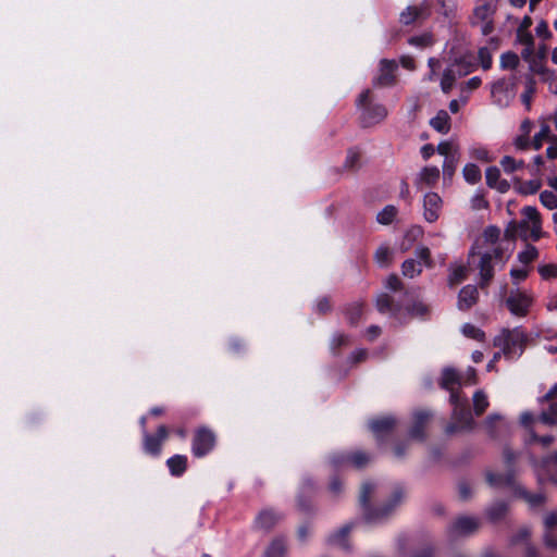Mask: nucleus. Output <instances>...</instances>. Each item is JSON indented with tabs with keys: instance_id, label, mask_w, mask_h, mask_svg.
Here are the masks:
<instances>
[{
	"instance_id": "nucleus-1",
	"label": "nucleus",
	"mask_w": 557,
	"mask_h": 557,
	"mask_svg": "<svg viewBox=\"0 0 557 557\" xmlns=\"http://www.w3.org/2000/svg\"><path fill=\"white\" fill-rule=\"evenodd\" d=\"M375 484L364 482L361 487L359 502L363 508V518L368 523H380L392 512V510L401 502L404 493L401 490H396L393 494L392 500L382 508H372L370 506V498L375 492Z\"/></svg>"
},
{
	"instance_id": "nucleus-2",
	"label": "nucleus",
	"mask_w": 557,
	"mask_h": 557,
	"mask_svg": "<svg viewBox=\"0 0 557 557\" xmlns=\"http://www.w3.org/2000/svg\"><path fill=\"white\" fill-rule=\"evenodd\" d=\"M523 219L518 224H512V230L507 228L506 233L510 232V236L519 230L520 236L527 240H539L542 237V221L540 213L535 207L527 206L521 210Z\"/></svg>"
},
{
	"instance_id": "nucleus-3",
	"label": "nucleus",
	"mask_w": 557,
	"mask_h": 557,
	"mask_svg": "<svg viewBox=\"0 0 557 557\" xmlns=\"http://www.w3.org/2000/svg\"><path fill=\"white\" fill-rule=\"evenodd\" d=\"M449 399L453 406V422L446 428V432L453 434L460 430L471 429L474 421L467 397L462 396L459 392H453Z\"/></svg>"
},
{
	"instance_id": "nucleus-4",
	"label": "nucleus",
	"mask_w": 557,
	"mask_h": 557,
	"mask_svg": "<svg viewBox=\"0 0 557 557\" xmlns=\"http://www.w3.org/2000/svg\"><path fill=\"white\" fill-rule=\"evenodd\" d=\"M525 341L527 334L523 330L515 327L512 330H504L496 338V345L502 347L503 354L507 358L513 359L522 354Z\"/></svg>"
},
{
	"instance_id": "nucleus-5",
	"label": "nucleus",
	"mask_w": 557,
	"mask_h": 557,
	"mask_svg": "<svg viewBox=\"0 0 557 557\" xmlns=\"http://www.w3.org/2000/svg\"><path fill=\"white\" fill-rule=\"evenodd\" d=\"M534 304L533 293L525 289H511L505 299L508 311L517 318H524L529 314Z\"/></svg>"
},
{
	"instance_id": "nucleus-6",
	"label": "nucleus",
	"mask_w": 557,
	"mask_h": 557,
	"mask_svg": "<svg viewBox=\"0 0 557 557\" xmlns=\"http://www.w3.org/2000/svg\"><path fill=\"white\" fill-rule=\"evenodd\" d=\"M371 91L363 90L357 99V106L362 109L361 122L364 126H371L382 122L387 116V110L383 104L369 103Z\"/></svg>"
},
{
	"instance_id": "nucleus-7",
	"label": "nucleus",
	"mask_w": 557,
	"mask_h": 557,
	"mask_svg": "<svg viewBox=\"0 0 557 557\" xmlns=\"http://www.w3.org/2000/svg\"><path fill=\"white\" fill-rule=\"evenodd\" d=\"M504 249L500 245L493 248L492 251L484 252L481 256L479 269L481 277V286H485L494 276V265L500 263L505 264Z\"/></svg>"
},
{
	"instance_id": "nucleus-8",
	"label": "nucleus",
	"mask_w": 557,
	"mask_h": 557,
	"mask_svg": "<svg viewBox=\"0 0 557 557\" xmlns=\"http://www.w3.org/2000/svg\"><path fill=\"white\" fill-rule=\"evenodd\" d=\"M215 445V435L207 428H200L195 432L191 451L194 456L201 458L209 454Z\"/></svg>"
},
{
	"instance_id": "nucleus-9",
	"label": "nucleus",
	"mask_w": 557,
	"mask_h": 557,
	"mask_svg": "<svg viewBox=\"0 0 557 557\" xmlns=\"http://www.w3.org/2000/svg\"><path fill=\"white\" fill-rule=\"evenodd\" d=\"M334 468L345 467L351 463L356 468H362L370 461V456L363 451H356L351 455L345 453H334L331 458Z\"/></svg>"
},
{
	"instance_id": "nucleus-10",
	"label": "nucleus",
	"mask_w": 557,
	"mask_h": 557,
	"mask_svg": "<svg viewBox=\"0 0 557 557\" xmlns=\"http://www.w3.org/2000/svg\"><path fill=\"white\" fill-rule=\"evenodd\" d=\"M397 63L395 60L382 59L379 66V75L373 79L374 86H392L395 83V71Z\"/></svg>"
},
{
	"instance_id": "nucleus-11",
	"label": "nucleus",
	"mask_w": 557,
	"mask_h": 557,
	"mask_svg": "<svg viewBox=\"0 0 557 557\" xmlns=\"http://www.w3.org/2000/svg\"><path fill=\"white\" fill-rule=\"evenodd\" d=\"M442 198L436 193H426L423 198V216L426 222L434 223L440 218Z\"/></svg>"
},
{
	"instance_id": "nucleus-12",
	"label": "nucleus",
	"mask_w": 557,
	"mask_h": 557,
	"mask_svg": "<svg viewBox=\"0 0 557 557\" xmlns=\"http://www.w3.org/2000/svg\"><path fill=\"white\" fill-rule=\"evenodd\" d=\"M515 476L516 473L512 469H508L505 474L494 473L492 471H487L485 473L486 482L491 487L499 488L503 486H508L512 490L513 494L516 493V487L520 485L516 481Z\"/></svg>"
},
{
	"instance_id": "nucleus-13",
	"label": "nucleus",
	"mask_w": 557,
	"mask_h": 557,
	"mask_svg": "<svg viewBox=\"0 0 557 557\" xmlns=\"http://www.w3.org/2000/svg\"><path fill=\"white\" fill-rule=\"evenodd\" d=\"M479 528V520L474 517L458 518L448 530L450 536H468Z\"/></svg>"
},
{
	"instance_id": "nucleus-14",
	"label": "nucleus",
	"mask_w": 557,
	"mask_h": 557,
	"mask_svg": "<svg viewBox=\"0 0 557 557\" xmlns=\"http://www.w3.org/2000/svg\"><path fill=\"white\" fill-rule=\"evenodd\" d=\"M484 424L488 436L495 440L509 431V423L499 413L488 414Z\"/></svg>"
},
{
	"instance_id": "nucleus-15",
	"label": "nucleus",
	"mask_w": 557,
	"mask_h": 557,
	"mask_svg": "<svg viewBox=\"0 0 557 557\" xmlns=\"http://www.w3.org/2000/svg\"><path fill=\"white\" fill-rule=\"evenodd\" d=\"M168 436V430L164 425H160L156 435H151L144 431V449L147 454L158 456L161 451L162 442Z\"/></svg>"
},
{
	"instance_id": "nucleus-16",
	"label": "nucleus",
	"mask_w": 557,
	"mask_h": 557,
	"mask_svg": "<svg viewBox=\"0 0 557 557\" xmlns=\"http://www.w3.org/2000/svg\"><path fill=\"white\" fill-rule=\"evenodd\" d=\"M277 523V517L272 510H262L255 519V530L261 534H268Z\"/></svg>"
},
{
	"instance_id": "nucleus-17",
	"label": "nucleus",
	"mask_w": 557,
	"mask_h": 557,
	"mask_svg": "<svg viewBox=\"0 0 557 557\" xmlns=\"http://www.w3.org/2000/svg\"><path fill=\"white\" fill-rule=\"evenodd\" d=\"M352 527V523H347L332 532L327 537L329 544L348 550L350 548L348 535Z\"/></svg>"
},
{
	"instance_id": "nucleus-18",
	"label": "nucleus",
	"mask_w": 557,
	"mask_h": 557,
	"mask_svg": "<svg viewBox=\"0 0 557 557\" xmlns=\"http://www.w3.org/2000/svg\"><path fill=\"white\" fill-rule=\"evenodd\" d=\"M486 184L500 193H506L510 185L506 180L500 178V171L496 166H490L485 171Z\"/></svg>"
},
{
	"instance_id": "nucleus-19",
	"label": "nucleus",
	"mask_w": 557,
	"mask_h": 557,
	"mask_svg": "<svg viewBox=\"0 0 557 557\" xmlns=\"http://www.w3.org/2000/svg\"><path fill=\"white\" fill-rule=\"evenodd\" d=\"M479 292L474 285H467L461 288L458 295V308L467 310L471 308L478 300Z\"/></svg>"
},
{
	"instance_id": "nucleus-20",
	"label": "nucleus",
	"mask_w": 557,
	"mask_h": 557,
	"mask_svg": "<svg viewBox=\"0 0 557 557\" xmlns=\"http://www.w3.org/2000/svg\"><path fill=\"white\" fill-rule=\"evenodd\" d=\"M395 423H396L395 419L393 417L388 416V417H383L380 419L372 420L369 423V426L376 437H381L384 434H386L387 432H389L394 428Z\"/></svg>"
},
{
	"instance_id": "nucleus-21",
	"label": "nucleus",
	"mask_w": 557,
	"mask_h": 557,
	"mask_svg": "<svg viewBox=\"0 0 557 557\" xmlns=\"http://www.w3.org/2000/svg\"><path fill=\"white\" fill-rule=\"evenodd\" d=\"M431 127L440 134H447L450 131V116L445 110H440L430 120Z\"/></svg>"
},
{
	"instance_id": "nucleus-22",
	"label": "nucleus",
	"mask_w": 557,
	"mask_h": 557,
	"mask_svg": "<svg viewBox=\"0 0 557 557\" xmlns=\"http://www.w3.org/2000/svg\"><path fill=\"white\" fill-rule=\"evenodd\" d=\"M515 495L524 499L532 508L541 506L546 502V497L543 493H530L521 484L516 487Z\"/></svg>"
},
{
	"instance_id": "nucleus-23",
	"label": "nucleus",
	"mask_w": 557,
	"mask_h": 557,
	"mask_svg": "<svg viewBox=\"0 0 557 557\" xmlns=\"http://www.w3.org/2000/svg\"><path fill=\"white\" fill-rule=\"evenodd\" d=\"M441 386L450 392H457L455 385L460 384V375L454 368H445L442 373Z\"/></svg>"
},
{
	"instance_id": "nucleus-24",
	"label": "nucleus",
	"mask_w": 557,
	"mask_h": 557,
	"mask_svg": "<svg viewBox=\"0 0 557 557\" xmlns=\"http://www.w3.org/2000/svg\"><path fill=\"white\" fill-rule=\"evenodd\" d=\"M438 178L440 170L437 166H425L419 173L417 185L433 186Z\"/></svg>"
},
{
	"instance_id": "nucleus-25",
	"label": "nucleus",
	"mask_w": 557,
	"mask_h": 557,
	"mask_svg": "<svg viewBox=\"0 0 557 557\" xmlns=\"http://www.w3.org/2000/svg\"><path fill=\"white\" fill-rule=\"evenodd\" d=\"M426 11L425 5H409L399 15V21L404 25L412 24L417 18L422 16Z\"/></svg>"
},
{
	"instance_id": "nucleus-26",
	"label": "nucleus",
	"mask_w": 557,
	"mask_h": 557,
	"mask_svg": "<svg viewBox=\"0 0 557 557\" xmlns=\"http://www.w3.org/2000/svg\"><path fill=\"white\" fill-rule=\"evenodd\" d=\"M166 465L172 475L181 476L187 467V458L183 455H174L168 459Z\"/></svg>"
},
{
	"instance_id": "nucleus-27",
	"label": "nucleus",
	"mask_w": 557,
	"mask_h": 557,
	"mask_svg": "<svg viewBox=\"0 0 557 557\" xmlns=\"http://www.w3.org/2000/svg\"><path fill=\"white\" fill-rule=\"evenodd\" d=\"M465 74H467V72H463V73L458 72L457 73L454 66L447 67L444 71L442 79H441V88H442L443 92L448 94L451 90L457 76H462Z\"/></svg>"
},
{
	"instance_id": "nucleus-28",
	"label": "nucleus",
	"mask_w": 557,
	"mask_h": 557,
	"mask_svg": "<svg viewBox=\"0 0 557 557\" xmlns=\"http://www.w3.org/2000/svg\"><path fill=\"white\" fill-rule=\"evenodd\" d=\"M467 267L461 263H454L449 267L448 284L455 286L461 283L467 276Z\"/></svg>"
},
{
	"instance_id": "nucleus-29",
	"label": "nucleus",
	"mask_w": 557,
	"mask_h": 557,
	"mask_svg": "<svg viewBox=\"0 0 557 557\" xmlns=\"http://www.w3.org/2000/svg\"><path fill=\"white\" fill-rule=\"evenodd\" d=\"M430 414L426 411H419L414 414V424L410 430V436L413 438L423 437V429L425 422L429 420Z\"/></svg>"
},
{
	"instance_id": "nucleus-30",
	"label": "nucleus",
	"mask_w": 557,
	"mask_h": 557,
	"mask_svg": "<svg viewBox=\"0 0 557 557\" xmlns=\"http://www.w3.org/2000/svg\"><path fill=\"white\" fill-rule=\"evenodd\" d=\"M376 308L381 313L396 314L399 308L393 304L389 295L381 294L376 298Z\"/></svg>"
},
{
	"instance_id": "nucleus-31",
	"label": "nucleus",
	"mask_w": 557,
	"mask_h": 557,
	"mask_svg": "<svg viewBox=\"0 0 557 557\" xmlns=\"http://www.w3.org/2000/svg\"><path fill=\"white\" fill-rule=\"evenodd\" d=\"M507 511L508 505L506 503L496 502L487 508L486 515L491 521L495 522L503 519L506 516Z\"/></svg>"
},
{
	"instance_id": "nucleus-32",
	"label": "nucleus",
	"mask_w": 557,
	"mask_h": 557,
	"mask_svg": "<svg viewBox=\"0 0 557 557\" xmlns=\"http://www.w3.org/2000/svg\"><path fill=\"white\" fill-rule=\"evenodd\" d=\"M539 257V250L536 247L532 245H527L525 248L520 251L517 256L518 261L524 265L528 267L536 260Z\"/></svg>"
},
{
	"instance_id": "nucleus-33",
	"label": "nucleus",
	"mask_w": 557,
	"mask_h": 557,
	"mask_svg": "<svg viewBox=\"0 0 557 557\" xmlns=\"http://www.w3.org/2000/svg\"><path fill=\"white\" fill-rule=\"evenodd\" d=\"M398 210L393 205L385 206L376 215L377 223L382 225L391 224L396 218Z\"/></svg>"
},
{
	"instance_id": "nucleus-34",
	"label": "nucleus",
	"mask_w": 557,
	"mask_h": 557,
	"mask_svg": "<svg viewBox=\"0 0 557 557\" xmlns=\"http://www.w3.org/2000/svg\"><path fill=\"white\" fill-rule=\"evenodd\" d=\"M552 138V129L548 123H543L541 125L540 131L534 135L532 145L535 150H539L543 146L544 140H550Z\"/></svg>"
},
{
	"instance_id": "nucleus-35",
	"label": "nucleus",
	"mask_w": 557,
	"mask_h": 557,
	"mask_svg": "<svg viewBox=\"0 0 557 557\" xmlns=\"http://www.w3.org/2000/svg\"><path fill=\"white\" fill-rule=\"evenodd\" d=\"M460 154L446 156L443 162V176L444 180H451L454 176Z\"/></svg>"
},
{
	"instance_id": "nucleus-36",
	"label": "nucleus",
	"mask_w": 557,
	"mask_h": 557,
	"mask_svg": "<svg viewBox=\"0 0 557 557\" xmlns=\"http://www.w3.org/2000/svg\"><path fill=\"white\" fill-rule=\"evenodd\" d=\"M401 271L405 276L413 278L422 272L421 262L414 259H407L403 262Z\"/></svg>"
},
{
	"instance_id": "nucleus-37",
	"label": "nucleus",
	"mask_w": 557,
	"mask_h": 557,
	"mask_svg": "<svg viewBox=\"0 0 557 557\" xmlns=\"http://www.w3.org/2000/svg\"><path fill=\"white\" fill-rule=\"evenodd\" d=\"M374 260L381 268H386L392 261V250L386 245H381L375 253Z\"/></svg>"
},
{
	"instance_id": "nucleus-38",
	"label": "nucleus",
	"mask_w": 557,
	"mask_h": 557,
	"mask_svg": "<svg viewBox=\"0 0 557 557\" xmlns=\"http://www.w3.org/2000/svg\"><path fill=\"white\" fill-rule=\"evenodd\" d=\"M463 177L469 184H476L481 180V170L474 163H468L462 170Z\"/></svg>"
},
{
	"instance_id": "nucleus-39",
	"label": "nucleus",
	"mask_w": 557,
	"mask_h": 557,
	"mask_svg": "<svg viewBox=\"0 0 557 557\" xmlns=\"http://www.w3.org/2000/svg\"><path fill=\"white\" fill-rule=\"evenodd\" d=\"M472 400L473 409L476 416L482 414L490 405L487 396L483 391H476L473 395Z\"/></svg>"
},
{
	"instance_id": "nucleus-40",
	"label": "nucleus",
	"mask_w": 557,
	"mask_h": 557,
	"mask_svg": "<svg viewBox=\"0 0 557 557\" xmlns=\"http://www.w3.org/2000/svg\"><path fill=\"white\" fill-rule=\"evenodd\" d=\"M500 165L505 173L511 174L524 166V162L522 160H516L510 156H505L500 160Z\"/></svg>"
},
{
	"instance_id": "nucleus-41",
	"label": "nucleus",
	"mask_w": 557,
	"mask_h": 557,
	"mask_svg": "<svg viewBox=\"0 0 557 557\" xmlns=\"http://www.w3.org/2000/svg\"><path fill=\"white\" fill-rule=\"evenodd\" d=\"M540 421L547 425H553L557 421V401L552 403L549 407L542 411L540 417Z\"/></svg>"
},
{
	"instance_id": "nucleus-42",
	"label": "nucleus",
	"mask_w": 557,
	"mask_h": 557,
	"mask_svg": "<svg viewBox=\"0 0 557 557\" xmlns=\"http://www.w3.org/2000/svg\"><path fill=\"white\" fill-rule=\"evenodd\" d=\"M346 317L351 325L359 322L362 317V304L355 302L346 309Z\"/></svg>"
},
{
	"instance_id": "nucleus-43",
	"label": "nucleus",
	"mask_w": 557,
	"mask_h": 557,
	"mask_svg": "<svg viewBox=\"0 0 557 557\" xmlns=\"http://www.w3.org/2000/svg\"><path fill=\"white\" fill-rule=\"evenodd\" d=\"M436 151L441 156H444V159L446 158V156L460 154L458 146L450 140L441 141L436 147Z\"/></svg>"
},
{
	"instance_id": "nucleus-44",
	"label": "nucleus",
	"mask_w": 557,
	"mask_h": 557,
	"mask_svg": "<svg viewBox=\"0 0 557 557\" xmlns=\"http://www.w3.org/2000/svg\"><path fill=\"white\" fill-rule=\"evenodd\" d=\"M474 17L482 22L492 20V15L494 14V9L490 3H484L482 5H479L474 9Z\"/></svg>"
},
{
	"instance_id": "nucleus-45",
	"label": "nucleus",
	"mask_w": 557,
	"mask_h": 557,
	"mask_svg": "<svg viewBox=\"0 0 557 557\" xmlns=\"http://www.w3.org/2000/svg\"><path fill=\"white\" fill-rule=\"evenodd\" d=\"M540 201L549 210L557 209V195L552 190H543L540 194Z\"/></svg>"
},
{
	"instance_id": "nucleus-46",
	"label": "nucleus",
	"mask_w": 557,
	"mask_h": 557,
	"mask_svg": "<svg viewBox=\"0 0 557 557\" xmlns=\"http://www.w3.org/2000/svg\"><path fill=\"white\" fill-rule=\"evenodd\" d=\"M537 271L543 280H552V278L557 277V264L556 263L540 264L537 267Z\"/></svg>"
},
{
	"instance_id": "nucleus-47",
	"label": "nucleus",
	"mask_w": 557,
	"mask_h": 557,
	"mask_svg": "<svg viewBox=\"0 0 557 557\" xmlns=\"http://www.w3.org/2000/svg\"><path fill=\"white\" fill-rule=\"evenodd\" d=\"M519 64V57L513 52H505L500 57V66L503 69H516Z\"/></svg>"
},
{
	"instance_id": "nucleus-48",
	"label": "nucleus",
	"mask_w": 557,
	"mask_h": 557,
	"mask_svg": "<svg viewBox=\"0 0 557 557\" xmlns=\"http://www.w3.org/2000/svg\"><path fill=\"white\" fill-rule=\"evenodd\" d=\"M461 331L465 336L470 338L482 341L484 337V333L471 323L463 324Z\"/></svg>"
},
{
	"instance_id": "nucleus-49",
	"label": "nucleus",
	"mask_w": 557,
	"mask_h": 557,
	"mask_svg": "<svg viewBox=\"0 0 557 557\" xmlns=\"http://www.w3.org/2000/svg\"><path fill=\"white\" fill-rule=\"evenodd\" d=\"M478 57L483 70H488L492 66V52L487 47L480 48Z\"/></svg>"
},
{
	"instance_id": "nucleus-50",
	"label": "nucleus",
	"mask_w": 557,
	"mask_h": 557,
	"mask_svg": "<svg viewBox=\"0 0 557 557\" xmlns=\"http://www.w3.org/2000/svg\"><path fill=\"white\" fill-rule=\"evenodd\" d=\"M530 536H531L530 529L527 527H523V528L519 529L518 532L510 537L509 544L517 545L521 542H527Z\"/></svg>"
},
{
	"instance_id": "nucleus-51",
	"label": "nucleus",
	"mask_w": 557,
	"mask_h": 557,
	"mask_svg": "<svg viewBox=\"0 0 557 557\" xmlns=\"http://www.w3.org/2000/svg\"><path fill=\"white\" fill-rule=\"evenodd\" d=\"M555 438L552 435H544L539 436L533 430L530 432V440L528 441L529 444L537 442L544 447H548L554 443Z\"/></svg>"
},
{
	"instance_id": "nucleus-52",
	"label": "nucleus",
	"mask_w": 557,
	"mask_h": 557,
	"mask_svg": "<svg viewBox=\"0 0 557 557\" xmlns=\"http://www.w3.org/2000/svg\"><path fill=\"white\" fill-rule=\"evenodd\" d=\"M432 36L430 34H423L420 36L410 37L408 42L416 47H428L432 44Z\"/></svg>"
},
{
	"instance_id": "nucleus-53",
	"label": "nucleus",
	"mask_w": 557,
	"mask_h": 557,
	"mask_svg": "<svg viewBox=\"0 0 557 557\" xmlns=\"http://www.w3.org/2000/svg\"><path fill=\"white\" fill-rule=\"evenodd\" d=\"M500 230L496 226H487L484 231V240L492 245H495L499 238Z\"/></svg>"
},
{
	"instance_id": "nucleus-54",
	"label": "nucleus",
	"mask_w": 557,
	"mask_h": 557,
	"mask_svg": "<svg viewBox=\"0 0 557 557\" xmlns=\"http://www.w3.org/2000/svg\"><path fill=\"white\" fill-rule=\"evenodd\" d=\"M528 274H529V268L524 267V265H522L520 268H512L510 270V276L515 283L524 281L528 277Z\"/></svg>"
},
{
	"instance_id": "nucleus-55",
	"label": "nucleus",
	"mask_w": 557,
	"mask_h": 557,
	"mask_svg": "<svg viewBox=\"0 0 557 557\" xmlns=\"http://www.w3.org/2000/svg\"><path fill=\"white\" fill-rule=\"evenodd\" d=\"M517 39L524 47L534 45L533 36L531 35V33L527 32L525 29H522V27H519L517 30Z\"/></svg>"
},
{
	"instance_id": "nucleus-56",
	"label": "nucleus",
	"mask_w": 557,
	"mask_h": 557,
	"mask_svg": "<svg viewBox=\"0 0 557 557\" xmlns=\"http://www.w3.org/2000/svg\"><path fill=\"white\" fill-rule=\"evenodd\" d=\"M541 188V182L539 180H531L529 182H525L520 190L523 194L532 195L535 194Z\"/></svg>"
},
{
	"instance_id": "nucleus-57",
	"label": "nucleus",
	"mask_w": 557,
	"mask_h": 557,
	"mask_svg": "<svg viewBox=\"0 0 557 557\" xmlns=\"http://www.w3.org/2000/svg\"><path fill=\"white\" fill-rule=\"evenodd\" d=\"M533 54H534V45L533 46H527L521 51V58L530 63V67L532 71H539L533 63Z\"/></svg>"
},
{
	"instance_id": "nucleus-58",
	"label": "nucleus",
	"mask_w": 557,
	"mask_h": 557,
	"mask_svg": "<svg viewBox=\"0 0 557 557\" xmlns=\"http://www.w3.org/2000/svg\"><path fill=\"white\" fill-rule=\"evenodd\" d=\"M359 162V153L356 150H349L347 152V157L344 163V166L348 170H352L357 166Z\"/></svg>"
},
{
	"instance_id": "nucleus-59",
	"label": "nucleus",
	"mask_w": 557,
	"mask_h": 557,
	"mask_svg": "<svg viewBox=\"0 0 557 557\" xmlns=\"http://www.w3.org/2000/svg\"><path fill=\"white\" fill-rule=\"evenodd\" d=\"M517 457H518V455L512 449H510L509 447H505L504 448V450H503V459H504V462L506 463V466L509 469H511V467L516 462Z\"/></svg>"
},
{
	"instance_id": "nucleus-60",
	"label": "nucleus",
	"mask_w": 557,
	"mask_h": 557,
	"mask_svg": "<svg viewBox=\"0 0 557 557\" xmlns=\"http://www.w3.org/2000/svg\"><path fill=\"white\" fill-rule=\"evenodd\" d=\"M417 258L421 261H423L428 267L431 265V253L430 249L426 247H419L416 250Z\"/></svg>"
},
{
	"instance_id": "nucleus-61",
	"label": "nucleus",
	"mask_w": 557,
	"mask_h": 557,
	"mask_svg": "<svg viewBox=\"0 0 557 557\" xmlns=\"http://www.w3.org/2000/svg\"><path fill=\"white\" fill-rule=\"evenodd\" d=\"M347 344H348V336L345 334H342V333H336L332 337L331 348L336 349V348H338L343 345H347Z\"/></svg>"
},
{
	"instance_id": "nucleus-62",
	"label": "nucleus",
	"mask_w": 557,
	"mask_h": 557,
	"mask_svg": "<svg viewBox=\"0 0 557 557\" xmlns=\"http://www.w3.org/2000/svg\"><path fill=\"white\" fill-rule=\"evenodd\" d=\"M543 542L546 547L557 549V535L553 534L552 531L544 532Z\"/></svg>"
},
{
	"instance_id": "nucleus-63",
	"label": "nucleus",
	"mask_w": 557,
	"mask_h": 557,
	"mask_svg": "<svg viewBox=\"0 0 557 557\" xmlns=\"http://www.w3.org/2000/svg\"><path fill=\"white\" fill-rule=\"evenodd\" d=\"M315 310L319 313H326L331 310V302L327 297L319 298L315 302Z\"/></svg>"
},
{
	"instance_id": "nucleus-64",
	"label": "nucleus",
	"mask_w": 557,
	"mask_h": 557,
	"mask_svg": "<svg viewBox=\"0 0 557 557\" xmlns=\"http://www.w3.org/2000/svg\"><path fill=\"white\" fill-rule=\"evenodd\" d=\"M545 531H552L553 528L557 527V512L552 511L544 518Z\"/></svg>"
}]
</instances>
